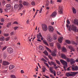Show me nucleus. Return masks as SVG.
<instances>
[{
	"label": "nucleus",
	"mask_w": 78,
	"mask_h": 78,
	"mask_svg": "<svg viewBox=\"0 0 78 78\" xmlns=\"http://www.w3.org/2000/svg\"><path fill=\"white\" fill-rule=\"evenodd\" d=\"M47 41H49V42H52V38H51V37L50 34H48L47 35Z\"/></svg>",
	"instance_id": "nucleus-6"
},
{
	"label": "nucleus",
	"mask_w": 78,
	"mask_h": 78,
	"mask_svg": "<svg viewBox=\"0 0 78 78\" xmlns=\"http://www.w3.org/2000/svg\"><path fill=\"white\" fill-rule=\"evenodd\" d=\"M48 63L50 66H51L52 65H53L55 64V62L51 61L50 62H48Z\"/></svg>",
	"instance_id": "nucleus-18"
},
{
	"label": "nucleus",
	"mask_w": 78,
	"mask_h": 78,
	"mask_svg": "<svg viewBox=\"0 0 78 78\" xmlns=\"http://www.w3.org/2000/svg\"><path fill=\"white\" fill-rule=\"evenodd\" d=\"M37 39H39L41 38V37H42V36L41 34V33H39V34H37Z\"/></svg>",
	"instance_id": "nucleus-13"
},
{
	"label": "nucleus",
	"mask_w": 78,
	"mask_h": 78,
	"mask_svg": "<svg viewBox=\"0 0 78 78\" xmlns=\"http://www.w3.org/2000/svg\"><path fill=\"white\" fill-rule=\"evenodd\" d=\"M49 58H50V59H53L52 58V57H51L50 56H49Z\"/></svg>",
	"instance_id": "nucleus-60"
},
{
	"label": "nucleus",
	"mask_w": 78,
	"mask_h": 78,
	"mask_svg": "<svg viewBox=\"0 0 78 78\" xmlns=\"http://www.w3.org/2000/svg\"><path fill=\"white\" fill-rule=\"evenodd\" d=\"M41 37V41H44V37Z\"/></svg>",
	"instance_id": "nucleus-59"
},
{
	"label": "nucleus",
	"mask_w": 78,
	"mask_h": 78,
	"mask_svg": "<svg viewBox=\"0 0 78 78\" xmlns=\"http://www.w3.org/2000/svg\"><path fill=\"white\" fill-rule=\"evenodd\" d=\"M42 10V8H41L40 10V12H39L40 13H41V12H42L41 11Z\"/></svg>",
	"instance_id": "nucleus-50"
},
{
	"label": "nucleus",
	"mask_w": 78,
	"mask_h": 78,
	"mask_svg": "<svg viewBox=\"0 0 78 78\" xmlns=\"http://www.w3.org/2000/svg\"><path fill=\"white\" fill-rule=\"evenodd\" d=\"M10 38L9 37H8L5 38L6 41H8L9 40Z\"/></svg>",
	"instance_id": "nucleus-43"
},
{
	"label": "nucleus",
	"mask_w": 78,
	"mask_h": 78,
	"mask_svg": "<svg viewBox=\"0 0 78 78\" xmlns=\"http://www.w3.org/2000/svg\"><path fill=\"white\" fill-rule=\"evenodd\" d=\"M72 43L73 44V45H77V43H76L75 42H74V41H72Z\"/></svg>",
	"instance_id": "nucleus-38"
},
{
	"label": "nucleus",
	"mask_w": 78,
	"mask_h": 78,
	"mask_svg": "<svg viewBox=\"0 0 78 78\" xmlns=\"http://www.w3.org/2000/svg\"><path fill=\"white\" fill-rule=\"evenodd\" d=\"M7 52L9 53H13V51H14V50L11 47H9L7 48Z\"/></svg>",
	"instance_id": "nucleus-4"
},
{
	"label": "nucleus",
	"mask_w": 78,
	"mask_h": 78,
	"mask_svg": "<svg viewBox=\"0 0 78 78\" xmlns=\"http://www.w3.org/2000/svg\"><path fill=\"white\" fill-rule=\"evenodd\" d=\"M18 28V27H16L14 28V30L15 31L17 30Z\"/></svg>",
	"instance_id": "nucleus-49"
},
{
	"label": "nucleus",
	"mask_w": 78,
	"mask_h": 78,
	"mask_svg": "<svg viewBox=\"0 0 78 78\" xmlns=\"http://www.w3.org/2000/svg\"><path fill=\"white\" fill-rule=\"evenodd\" d=\"M57 2H59L60 3H61V2H62V1H61V0H57Z\"/></svg>",
	"instance_id": "nucleus-54"
},
{
	"label": "nucleus",
	"mask_w": 78,
	"mask_h": 78,
	"mask_svg": "<svg viewBox=\"0 0 78 78\" xmlns=\"http://www.w3.org/2000/svg\"><path fill=\"white\" fill-rule=\"evenodd\" d=\"M44 76L46 77V78H49V77L48 76H45V75H44Z\"/></svg>",
	"instance_id": "nucleus-63"
},
{
	"label": "nucleus",
	"mask_w": 78,
	"mask_h": 78,
	"mask_svg": "<svg viewBox=\"0 0 78 78\" xmlns=\"http://www.w3.org/2000/svg\"><path fill=\"white\" fill-rule=\"evenodd\" d=\"M9 64V62L6 61H4L3 62L2 65L3 66H7Z\"/></svg>",
	"instance_id": "nucleus-9"
},
{
	"label": "nucleus",
	"mask_w": 78,
	"mask_h": 78,
	"mask_svg": "<svg viewBox=\"0 0 78 78\" xmlns=\"http://www.w3.org/2000/svg\"><path fill=\"white\" fill-rule=\"evenodd\" d=\"M63 39V38L62 37H61L59 38L58 40V42H59V43H61Z\"/></svg>",
	"instance_id": "nucleus-15"
},
{
	"label": "nucleus",
	"mask_w": 78,
	"mask_h": 78,
	"mask_svg": "<svg viewBox=\"0 0 78 78\" xmlns=\"http://www.w3.org/2000/svg\"><path fill=\"white\" fill-rule=\"evenodd\" d=\"M66 43H67V44H70V41L69 40H66Z\"/></svg>",
	"instance_id": "nucleus-36"
},
{
	"label": "nucleus",
	"mask_w": 78,
	"mask_h": 78,
	"mask_svg": "<svg viewBox=\"0 0 78 78\" xmlns=\"http://www.w3.org/2000/svg\"><path fill=\"white\" fill-rule=\"evenodd\" d=\"M14 65H10L9 67V70H12V69H14Z\"/></svg>",
	"instance_id": "nucleus-21"
},
{
	"label": "nucleus",
	"mask_w": 78,
	"mask_h": 78,
	"mask_svg": "<svg viewBox=\"0 0 78 78\" xmlns=\"http://www.w3.org/2000/svg\"><path fill=\"white\" fill-rule=\"evenodd\" d=\"M73 13H76V10L73 7Z\"/></svg>",
	"instance_id": "nucleus-37"
},
{
	"label": "nucleus",
	"mask_w": 78,
	"mask_h": 78,
	"mask_svg": "<svg viewBox=\"0 0 78 78\" xmlns=\"http://www.w3.org/2000/svg\"><path fill=\"white\" fill-rule=\"evenodd\" d=\"M74 23H75V24H76V25H78V20H75L74 21Z\"/></svg>",
	"instance_id": "nucleus-28"
},
{
	"label": "nucleus",
	"mask_w": 78,
	"mask_h": 78,
	"mask_svg": "<svg viewBox=\"0 0 78 78\" xmlns=\"http://www.w3.org/2000/svg\"><path fill=\"white\" fill-rule=\"evenodd\" d=\"M56 14H57L56 12H54L51 14V17H56Z\"/></svg>",
	"instance_id": "nucleus-8"
},
{
	"label": "nucleus",
	"mask_w": 78,
	"mask_h": 78,
	"mask_svg": "<svg viewBox=\"0 0 78 78\" xmlns=\"http://www.w3.org/2000/svg\"><path fill=\"white\" fill-rule=\"evenodd\" d=\"M66 22L68 24H70V21H69V20H67V21H66Z\"/></svg>",
	"instance_id": "nucleus-47"
},
{
	"label": "nucleus",
	"mask_w": 78,
	"mask_h": 78,
	"mask_svg": "<svg viewBox=\"0 0 78 78\" xmlns=\"http://www.w3.org/2000/svg\"><path fill=\"white\" fill-rule=\"evenodd\" d=\"M73 70H78V67L77 66H74L72 67Z\"/></svg>",
	"instance_id": "nucleus-17"
},
{
	"label": "nucleus",
	"mask_w": 78,
	"mask_h": 78,
	"mask_svg": "<svg viewBox=\"0 0 78 78\" xmlns=\"http://www.w3.org/2000/svg\"><path fill=\"white\" fill-rule=\"evenodd\" d=\"M42 70L43 72H45V70H46V68L45 67H44L42 68Z\"/></svg>",
	"instance_id": "nucleus-33"
},
{
	"label": "nucleus",
	"mask_w": 78,
	"mask_h": 78,
	"mask_svg": "<svg viewBox=\"0 0 78 78\" xmlns=\"http://www.w3.org/2000/svg\"><path fill=\"white\" fill-rule=\"evenodd\" d=\"M67 61L69 62H70V61H71V59H69V58H66Z\"/></svg>",
	"instance_id": "nucleus-26"
},
{
	"label": "nucleus",
	"mask_w": 78,
	"mask_h": 78,
	"mask_svg": "<svg viewBox=\"0 0 78 78\" xmlns=\"http://www.w3.org/2000/svg\"><path fill=\"white\" fill-rule=\"evenodd\" d=\"M37 41H38V42H42V41L41 40L39 39H37Z\"/></svg>",
	"instance_id": "nucleus-62"
},
{
	"label": "nucleus",
	"mask_w": 78,
	"mask_h": 78,
	"mask_svg": "<svg viewBox=\"0 0 78 78\" xmlns=\"http://www.w3.org/2000/svg\"><path fill=\"white\" fill-rule=\"evenodd\" d=\"M17 8H18V5L17 4H16L15 5V6H14V8L15 9H16Z\"/></svg>",
	"instance_id": "nucleus-42"
},
{
	"label": "nucleus",
	"mask_w": 78,
	"mask_h": 78,
	"mask_svg": "<svg viewBox=\"0 0 78 78\" xmlns=\"http://www.w3.org/2000/svg\"><path fill=\"white\" fill-rule=\"evenodd\" d=\"M50 46H51V47H53V43H50Z\"/></svg>",
	"instance_id": "nucleus-53"
},
{
	"label": "nucleus",
	"mask_w": 78,
	"mask_h": 78,
	"mask_svg": "<svg viewBox=\"0 0 78 78\" xmlns=\"http://www.w3.org/2000/svg\"><path fill=\"white\" fill-rule=\"evenodd\" d=\"M7 48V47H6V46H4L2 49V51H4V50H5V49H6Z\"/></svg>",
	"instance_id": "nucleus-40"
},
{
	"label": "nucleus",
	"mask_w": 78,
	"mask_h": 78,
	"mask_svg": "<svg viewBox=\"0 0 78 78\" xmlns=\"http://www.w3.org/2000/svg\"><path fill=\"white\" fill-rule=\"evenodd\" d=\"M44 53L45 55H46V56H48V52L47 51H45L44 52Z\"/></svg>",
	"instance_id": "nucleus-30"
},
{
	"label": "nucleus",
	"mask_w": 78,
	"mask_h": 78,
	"mask_svg": "<svg viewBox=\"0 0 78 78\" xmlns=\"http://www.w3.org/2000/svg\"><path fill=\"white\" fill-rule=\"evenodd\" d=\"M61 57L63 58V59H67V56H66V55H64V54H62L61 55Z\"/></svg>",
	"instance_id": "nucleus-12"
},
{
	"label": "nucleus",
	"mask_w": 78,
	"mask_h": 78,
	"mask_svg": "<svg viewBox=\"0 0 78 78\" xmlns=\"http://www.w3.org/2000/svg\"><path fill=\"white\" fill-rule=\"evenodd\" d=\"M70 30H73V31H75L76 32V27L74 26V25H72L71 27L70 26L69 30L70 31Z\"/></svg>",
	"instance_id": "nucleus-3"
},
{
	"label": "nucleus",
	"mask_w": 78,
	"mask_h": 78,
	"mask_svg": "<svg viewBox=\"0 0 78 78\" xmlns=\"http://www.w3.org/2000/svg\"><path fill=\"white\" fill-rule=\"evenodd\" d=\"M21 73H24V71H23V70H21Z\"/></svg>",
	"instance_id": "nucleus-61"
},
{
	"label": "nucleus",
	"mask_w": 78,
	"mask_h": 78,
	"mask_svg": "<svg viewBox=\"0 0 78 78\" xmlns=\"http://www.w3.org/2000/svg\"><path fill=\"white\" fill-rule=\"evenodd\" d=\"M0 11H1V13H2V12H3V9H0Z\"/></svg>",
	"instance_id": "nucleus-55"
},
{
	"label": "nucleus",
	"mask_w": 78,
	"mask_h": 78,
	"mask_svg": "<svg viewBox=\"0 0 78 78\" xmlns=\"http://www.w3.org/2000/svg\"><path fill=\"white\" fill-rule=\"evenodd\" d=\"M68 48L71 50H72V51H75V49L73 48L71 46H68Z\"/></svg>",
	"instance_id": "nucleus-16"
},
{
	"label": "nucleus",
	"mask_w": 78,
	"mask_h": 78,
	"mask_svg": "<svg viewBox=\"0 0 78 78\" xmlns=\"http://www.w3.org/2000/svg\"><path fill=\"white\" fill-rule=\"evenodd\" d=\"M43 42L44 44H45V45H47V46H48V44L47 43V41H46V40H43Z\"/></svg>",
	"instance_id": "nucleus-19"
},
{
	"label": "nucleus",
	"mask_w": 78,
	"mask_h": 78,
	"mask_svg": "<svg viewBox=\"0 0 78 78\" xmlns=\"http://www.w3.org/2000/svg\"><path fill=\"white\" fill-rule=\"evenodd\" d=\"M0 40L1 41H5V37H1L0 38Z\"/></svg>",
	"instance_id": "nucleus-25"
},
{
	"label": "nucleus",
	"mask_w": 78,
	"mask_h": 78,
	"mask_svg": "<svg viewBox=\"0 0 78 78\" xmlns=\"http://www.w3.org/2000/svg\"><path fill=\"white\" fill-rule=\"evenodd\" d=\"M49 70L51 71V72L52 73H53V69L52 68L50 67L49 68Z\"/></svg>",
	"instance_id": "nucleus-39"
},
{
	"label": "nucleus",
	"mask_w": 78,
	"mask_h": 78,
	"mask_svg": "<svg viewBox=\"0 0 78 78\" xmlns=\"http://www.w3.org/2000/svg\"><path fill=\"white\" fill-rule=\"evenodd\" d=\"M59 10H58V12L59 14H62L63 13V9L61 7H59Z\"/></svg>",
	"instance_id": "nucleus-7"
},
{
	"label": "nucleus",
	"mask_w": 78,
	"mask_h": 78,
	"mask_svg": "<svg viewBox=\"0 0 78 78\" xmlns=\"http://www.w3.org/2000/svg\"><path fill=\"white\" fill-rule=\"evenodd\" d=\"M11 8V5L9 4H7L6 5V9H10Z\"/></svg>",
	"instance_id": "nucleus-14"
},
{
	"label": "nucleus",
	"mask_w": 78,
	"mask_h": 78,
	"mask_svg": "<svg viewBox=\"0 0 78 78\" xmlns=\"http://www.w3.org/2000/svg\"><path fill=\"white\" fill-rule=\"evenodd\" d=\"M70 62L71 64H74V63H75V61L74 60H73V58L71 59V61Z\"/></svg>",
	"instance_id": "nucleus-23"
},
{
	"label": "nucleus",
	"mask_w": 78,
	"mask_h": 78,
	"mask_svg": "<svg viewBox=\"0 0 78 78\" xmlns=\"http://www.w3.org/2000/svg\"><path fill=\"white\" fill-rule=\"evenodd\" d=\"M41 61H44V62H46L47 61L45 60L44 58H42L41 59Z\"/></svg>",
	"instance_id": "nucleus-44"
},
{
	"label": "nucleus",
	"mask_w": 78,
	"mask_h": 78,
	"mask_svg": "<svg viewBox=\"0 0 78 78\" xmlns=\"http://www.w3.org/2000/svg\"><path fill=\"white\" fill-rule=\"evenodd\" d=\"M39 48L41 50H42V51L44 50V47L42 46H39Z\"/></svg>",
	"instance_id": "nucleus-20"
},
{
	"label": "nucleus",
	"mask_w": 78,
	"mask_h": 78,
	"mask_svg": "<svg viewBox=\"0 0 78 78\" xmlns=\"http://www.w3.org/2000/svg\"><path fill=\"white\" fill-rule=\"evenodd\" d=\"M27 24H29V20H27Z\"/></svg>",
	"instance_id": "nucleus-64"
},
{
	"label": "nucleus",
	"mask_w": 78,
	"mask_h": 78,
	"mask_svg": "<svg viewBox=\"0 0 78 78\" xmlns=\"http://www.w3.org/2000/svg\"><path fill=\"white\" fill-rule=\"evenodd\" d=\"M48 29L49 30V31H50V32H52V31H53V30H54L53 28L51 26H49V27Z\"/></svg>",
	"instance_id": "nucleus-10"
},
{
	"label": "nucleus",
	"mask_w": 78,
	"mask_h": 78,
	"mask_svg": "<svg viewBox=\"0 0 78 78\" xmlns=\"http://www.w3.org/2000/svg\"><path fill=\"white\" fill-rule=\"evenodd\" d=\"M31 5H32V6H34L35 5V2L34 1H32L31 2Z\"/></svg>",
	"instance_id": "nucleus-34"
},
{
	"label": "nucleus",
	"mask_w": 78,
	"mask_h": 78,
	"mask_svg": "<svg viewBox=\"0 0 78 78\" xmlns=\"http://www.w3.org/2000/svg\"><path fill=\"white\" fill-rule=\"evenodd\" d=\"M4 35L5 36H9V34H5Z\"/></svg>",
	"instance_id": "nucleus-46"
},
{
	"label": "nucleus",
	"mask_w": 78,
	"mask_h": 78,
	"mask_svg": "<svg viewBox=\"0 0 78 78\" xmlns=\"http://www.w3.org/2000/svg\"><path fill=\"white\" fill-rule=\"evenodd\" d=\"M45 64L46 66H47V67H49V66L48 65V63H45Z\"/></svg>",
	"instance_id": "nucleus-52"
},
{
	"label": "nucleus",
	"mask_w": 78,
	"mask_h": 78,
	"mask_svg": "<svg viewBox=\"0 0 78 78\" xmlns=\"http://www.w3.org/2000/svg\"><path fill=\"white\" fill-rule=\"evenodd\" d=\"M23 6V5H22V4H20L19 9H18V10L19 11L20 9H21V8H22Z\"/></svg>",
	"instance_id": "nucleus-27"
},
{
	"label": "nucleus",
	"mask_w": 78,
	"mask_h": 78,
	"mask_svg": "<svg viewBox=\"0 0 78 78\" xmlns=\"http://www.w3.org/2000/svg\"><path fill=\"white\" fill-rule=\"evenodd\" d=\"M60 62L62 64L64 65L63 68L65 70H66V68L67 67V62L62 59H60Z\"/></svg>",
	"instance_id": "nucleus-1"
},
{
	"label": "nucleus",
	"mask_w": 78,
	"mask_h": 78,
	"mask_svg": "<svg viewBox=\"0 0 78 78\" xmlns=\"http://www.w3.org/2000/svg\"><path fill=\"white\" fill-rule=\"evenodd\" d=\"M57 38V37H56V36L55 35L54 37V39H55V40H56Z\"/></svg>",
	"instance_id": "nucleus-48"
},
{
	"label": "nucleus",
	"mask_w": 78,
	"mask_h": 78,
	"mask_svg": "<svg viewBox=\"0 0 78 78\" xmlns=\"http://www.w3.org/2000/svg\"><path fill=\"white\" fill-rule=\"evenodd\" d=\"M62 51H64V52H66L67 51V50H66V49L65 48H62Z\"/></svg>",
	"instance_id": "nucleus-31"
},
{
	"label": "nucleus",
	"mask_w": 78,
	"mask_h": 78,
	"mask_svg": "<svg viewBox=\"0 0 78 78\" xmlns=\"http://www.w3.org/2000/svg\"><path fill=\"white\" fill-rule=\"evenodd\" d=\"M57 75H60L61 73H60V72H57Z\"/></svg>",
	"instance_id": "nucleus-58"
},
{
	"label": "nucleus",
	"mask_w": 78,
	"mask_h": 78,
	"mask_svg": "<svg viewBox=\"0 0 78 78\" xmlns=\"http://www.w3.org/2000/svg\"><path fill=\"white\" fill-rule=\"evenodd\" d=\"M11 25V23H9L7 24V27H9Z\"/></svg>",
	"instance_id": "nucleus-29"
},
{
	"label": "nucleus",
	"mask_w": 78,
	"mask_h": 78,
	"mask_svg": "<svg viewBox=\"0 0 78 78\" xmlns=\"http://www.w3.org/2000/svg\"><path fill=\"white\" fill-rule=\"evenodd\" d=\"M56 50L55 49L54 51H53L51 52V55L52 56H56V54L55 53V52H56Z\"/></svg>",
	"instance_id": "nucleus-11"
},
{
	"label": "nucleus",
	"mask_w": 78,
	"mask_h": 78,
	"mask_svg": "<svg viewBox=\"0 0 78 78\" xmlns=\"http://www.w3.org/2000/svg\"><path fill=\"white\" fill-rule=\"evenodd\" d=\"M46 6H48L49 5V2H47L46 4Z\"/></svg>",
	"instance_id": "nucleus-56"
},
{
	"label": "nucleus",
	"mask_w": 78,
	"mask_h": 78,
	"mask_svg": "<svg viewBox=\"0 0 78 78\" xmlns=\"http://www.w3.org/2000/svg\"><path fill=\"white\" fill-rule=\"evenodd\" d=\"M1 21L2 22H5V20L3 18H2L1 20Z\"/></svg>",
	"instance_id": "nucleus-45"
},
{
	"label": "nucleus",
	"mask_w": 78,
	"mask_h": 78,
	"mask_svg": "<svg viewBox=\"0 0 78 78\" xmlns=\"http://www.w3.org/2000/svg\"><path fill=\"white\" fill-rule=\"evenodd\" d=\"M23 4L24 5H26V6H27V5H28L30 4L29 3L27 2H23Z\"/></svg>",
	"instance_id": "nucleus-22"
},
{
	"label": "nucleus",
	"mask_w": 78,
	"mask_h": 78,
	"mask_svg": "<svg viewBox=\"0 0 78 78\" xmlns=\"http://www.w3.org/2000/svg\"><path fill=\"white\" fill-rule=\"evenodd\" d=\"M13 23H14V24H16V25L18 24V23H17V22H16V21L14 22Z\"/></svg>",
	"instance_id": "nucleus-57"
},
{
	"label": "nucleus",
	"mask_w": 78,
	"mask_h": 78,
	"mask_svg": "<svg viewBox=\"0 0 78 78\" xmlns=\"http://www.w3.org/2000/svg\"><path fill=\"white\" fill-rule=\"evenodd\" d=\"M42 27L43 31H47V30H48V27L46 24H42Z\"/></svg>",
	"instance_id": "nucleus-5"
},
{
	"label": "nucleus",
	"mask_w": 78,
	"mask_h": 78,
	"mask_svg": "<svg viewBox=\"0 0 78 78\" xmlns=\"http://www.w3.org/2000/svg\"><path fill=\"white\" fill-rule=\"evenodd\" d=\"M46 48L47 50H48V51H49V52H50V53H51V51L50 49H49V48H48L47 47H46Z\"/></svg>",
	"instance_id": "nucleus-32"
},
{
	"label": "nucleus",
	"mask_w": 78,
	"mask_h": 78,
	"mask_svg": "<svg viewBox=\"0 0 78 78\" xmlns=\"http://www.w3.org/2000/svg\"><path fill=\"white\" fill-rule=\"evenodd\" d=\"M57 45L58 49H59V50H60V49H61V45H60V44L58 43L57 44Z\"/></svg>",
	"instance_id": "nucleus-24"
},
{
	"label": "nucleus",
	"mask_w": 78,
	"mask_h": 78,
	"mask_svg": "<svg viewBox=\"0 0 78 78\" xmlns=\"http://www.w3.org/2000/svg\"><path fill=\"white\" fill-rule=\"evenodd\" d=\"M55 61H56V62H57L58 64L59 65H60L61 64V63L59 61L55 60Z\"/></svg>",
	"instance_id": "nucleus-35"
},
{
	"label": "nucleus",
	"mask_w": 78,
	"mask_h": 78,
	"mask_svg": "<svg viewBox=\"0 0 78 78\" xmlns=\"http://www.w3.org/2000/svg\"><path fill=\"white\" fill-rule=\"evenodd\" d=\"M14 35V32H12L11 33H10V35L11 36H12V35Z\"/></svg>",
	"instance_id": "nucleus-51"
},
{
	"label": "nucleus",
	"mask_w": 78,
	"mask_h": 78,
	"mask_svg": "<svg viewBox=\"0 0 78 78\" xmlns=\"http://www.w3.org/2000/svg\"><path fill=\"white\" fill-rule=\"evenodd\" d=\"M10 77L11 78H16V76H15V75H12L10 76Z\"/></svg>",
	"instance_id": "nucleus-41"
},
{
	"label": "nucleus",
	"mask_w": 78,
	"mask_h": 78,
	"mask_svg": "<svg viewBox=\"0 0 78 78\" xmlns=\"http://www.w3.org/2000/svg\"><path fill=\"white\" fill-rule=\"evenodd\" d=\"M78 72H69V73H67L66 74V76H75L76 75L77 73H78Z\"/></svg>",
	"instance_id": "nucleus-2"
}]
</instances>
